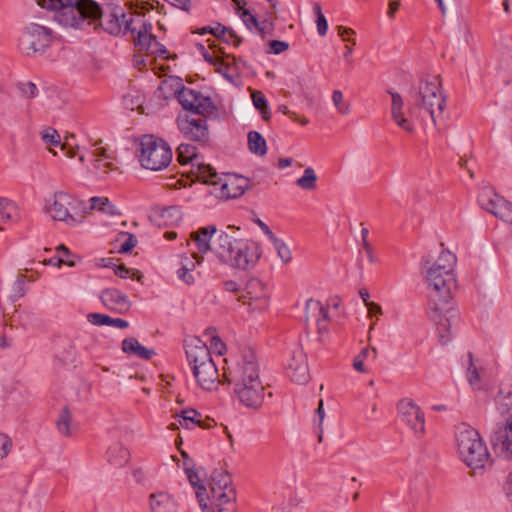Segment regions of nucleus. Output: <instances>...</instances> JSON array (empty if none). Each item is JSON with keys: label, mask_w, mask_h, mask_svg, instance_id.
<instances>
[{"label": "nucleus", "mask_w": 512, "mask_h": 512, "mask_svg": "<svg viewBox=\"0 0 512 512\" xmlns=\"http://www.w3.org/2000/svg\"><path fill=\"white\" fill-rule=\"evenodd\" d=\"M455 263L453 254L442 252L427 272V282L432 292L431 308L436 313L442 343L449 341V337L444 332L449 330L450 322L457 318V311L451 305L452 293L457 286Z\"/></svg>", "instance_id": "obj_1"}, {"label": "nucleus", "mask_w": 512, "mask_h": 512, "mask_svg": "<svg viewBox=\"0 0 512 512\" xmlns=\"http://www.w3.org/2000/svg\"><path fill=\"white\" fill-rule=\"evenodd\" d=\"M188 464V461L184 462L185 470L190 483L197 487L196 495L201 507L212 512H235V491L230 476L221 471L215 472L211 476L208 493L205 487L199 485L200 477Z\"/></svg>", "instance_id": "obj_2"}, {"label": "nucleus", "mask_w": 512, "mask_h": 512, "mask_svg": "<svg viewBox=\"0 0 512 512\" xmlns=\"http://www.w3.org/2000/svg\"><path fill=\"white\" fill-rule=\"evenodd\" d=\"M186 355L197 385L206 391L217 390L224 375L206 344L197 338L190 340L186 346Z\"/></svg>", "instance_id": "obj_3"}, {"label": "nucleus", "mask_w": 512, "mask_h": 512, "mask_svg": "<svg viewBox=\"0 0 512 512\" xmlns=\"http://www.w3.org/2000/svg\"><path fill=\"white\" fill-rule=\"evenodd\" d=\"M44 211L52 220L67 225L82 223L87 215L85 203L65 190L51 192L45 199Z\"/></svg>", "instance_id": "obj_4"}, {"label": "nucleus", "mask_w": 512, "mask_h": 512, "mask_svg": "<svg viewBox=\"0 0 512 512\" xmlns=\"http://www.w3.org/2000/svg\"><path fill=\"white\" fill-rule=\"evenodd\" d=\"M137 157L142 168L156 172L170 165L173 153L169 144L162 138L144 135L137 144Z\"/></svg>", "instance_id": "obj_5"}, {"label": "nucleus", "mask_w": 512, "mask_h": 512, "mask_svg": "<svg viewBox=\"0 0 512 512\" xmlns=\"http://www.w3.org/2000/svg\"><path fill=\"white\" fill-rule=\"evenodd\" d=\"M458 450L463 461L473 470H481L490 465V454L479 433L465 427L458 434Z\"/></svg>", "instance_id": "obj_6"}, {"label": "nucleus", "mask_w": 512, "mask_h": 512, "mask_svg": "<svg viewBox=\"0 0 512 512\" xmlns=\"http://www.w3.org/2000/svg\"><path fill=\"white\" fill-rule=\"evenodd\" d=\"M415 105L428 111L434 122L443 114L445 97L437 78L424 79L419 83L415 92Z\"/></svg>", "instance_id": "obj_7"}, {"label": "nucleus", "mask_w": 512, "mask_h": 512, "mask_svg": "<svg viewBox=\"0 0 512 512\" xmlns=\"http://www.w3.org/2000/svg\"><path fill=\"white\" fill-rule=\"evenodd\" d=\"M243 234L240 228L228 226L220 230L215 238L213 251L217 258L224 264L234 268L238 257V243H241Z\"/></svg>", "instance_id": "obj_8"}, {"label": "nucleus", "mask_w": 512, "mask_h": 512, "mask_svg": "<svg viewBox=\"0 0 512 512\" xmlns=\"http://www.w3.org/2000/svg\"><path fill=\"white\" fill-rule=\"evenodd\" d=\"M207 117L194 112H185L178 116L177 127L185 138L205 144L209 140Z\"/></svg>", "instance_id": "obj_9"}, {"label": "nucleus", "mask_w": 512, "mask_h": 512, "mask_svg": "<svg viewBox=\"0 0 512 512\" xmlns=\"http://www.w3.org/2000/svg\"><path fill=\"white\" fill-rule=\"evenodd\" d=\"M178 100L187 112H194L203 116L216 113V107L210 97L200 91L183 88L178 93Z\"/></svg>", "instance_id": "obj_10"}, {"label": "nucleus", "mask_w": 512, "mask_h": 512, "mask_svg": "<svg viewBox=\"0 0 512 512\" xmlns=\"http://www.w3.org/2000/svg\"><path fill=\"white\" fill-rule=\"evenodd\" d=\"M306 322L312 332L324 341L329 334L328 311L319 300L309 299L305 306Z\"/></svg>", "instance_id": "obj_11"}, {"label": "nucleus", "mask_w": 512, "mask_h": 512, "mask_svg": "<svg viewBox=\"0 0 512 512\" xmlns=\"http://www.w3.org/2000/svg\"><path fill=\"white\" fill-rule=\"evenodd\" d=\"M223 375L227 382L234 385V388L261 381L258 365L252 360H242L228 370L223 369Z\"/></svg>", "instance_id": "obj_12"}, {"label": "nucleus", "mask_w": 512, "mask_h": 512, "mask_svg": "<svg viewBox=\"0 0 512 512\" xmlns=\"http://www.w3.org/2000/svg\"><path fill=\"white\" fill-rule=\"evenodd\" d=\"M249 187V180L237 174H223L214 182L213 193L222 199H231L241 196Z\"/></svg>", "instance_id": "obj_13"}, {"label": "nucleus", "mask_w": 512, "mask_h": 512, "mask_svg": "<svg viewBox=\"0 0 512 512\" xmlns=\"http://www.w3.org/2000/svg\"><path fill=\"white\" fill-rule=\"evenodd\" d=\"M135 23L129 28L133 34L136 45L140 50H144L149 54L162 55L166 50L157 42L151 33V26H147L140 15L134 16Z\"/></svg>", "instance_id": "obj_14"}, {"label": "nucleus", "mask_w": 512, "mask_h": 512, "mask_svg": "<svg viewBox=\"0 0 512 512\" xmlns=\"http://www.w3.org/2000/svg\"><path fill=\"white\" fill-rule=\"evenodd\" d=\"M241 300L253 310L263 311L269 305V292L266 285L259 279H250L245 284Z\"/></svg>", "instance_id": "obj_15"}, {"label": "nucleus", "mask_w": 512, "mask_h": 512, "mask_svg": "<svg viewBox=\"0 0 512 512\" xmlns=\"http://www.w3.org/2000/svg\"><path fill=\"white\" fill-rule=\"evenodd\" d=\"M101 15H90L89 10L77 6L59 5L55 13V20L65 28H78L87 20H97Z\"/></svg>", "instance_id": "obj_16"}, {"label": "nucleus", "mask_w": 512, "mask_h": 512, "mask_svg": "<svg viewBox=\"0 0 512 512\" xmlns=\"http://www.w3.org/2000/svg\"><path fill=\"white\" fill-rule=\"evenodd\" d=\"M397 412L416 433L424 432V414L412 399L400 400L397 404Z\"/></svg>", "instance_id": "obj_17"}, {"label": "nucleus", "mask_w": 512, "mask_h": 512, "mask_svg": "<svg viewBox=\"0 0 512 512\" xmlns=\"http://www.w3.org/2000/svg\"><path fill=\"white\" fill-rule=\"evenodd\" d=\"M261 255L262 249L259 244L243 236L241 243H238V257L234 268L245 270L253 267L259 261Z\"/></svg>", "instance_id": "obj_18"}, {"label": "nucleus", "mask_w": 512, "mask_h": 512, "mask_svg": "<svg viewBox=\"0 0 512 512\" xmlns=\"http://www.w3.org/2000/svg\"><path fill=\"white\" fill-rule=\"evenodd\" d=\"M503 420L494 431L492 443L501 452L512 455V413L509 410L503 415Z\"/></svg>", "instance_id": "obj_19"}, {"label": "nucleus", "mask_w": 512, "mask_h": 512, "mask_svg": "<svg viewBox=\"0 0 512 512\" xmlns=\"http://www.w3.org/2000/svg\"><path fill=\"white\" fill-rule=\"evenodd\" d=\"M238 399L247 407H258L264 398V387L261 381L234 388Z\"/></svg>", "instance_id": "obj_20"}, {"label": "nucleus", "mask_w": 512, "mask_h": 512, "mask_svg": "<svg viewBox=\"0 0 512 512\" xmlns=\"http://www.w3.org/2000/svg\"><path fill=\"white\" fill-rule=\"evenodd\" d=\"M217 31H218V29H208L205 27V28H202L199 31V33L205 34L208 32V33L212 34L213 36H216ZM196 48L198 49L200 54L203 56V58L205 59L206 62H208L212 66L218 65L220 53L222 51L220 48H218L217 40L215 37H213V39L208 38L204 42H197Z\"/></svg>", "instance_id": "obj_21"}, {"label": "nucleus", "mask_w": 512, "mask_h": 512, "mask_svg": "<svg viewBox=\"0 0 512 512\" xmlns=\"http://www.w3.org/2000/svg\"><path fill=\"white\" fill-rule=\"evenodd\" d=\"M92 155L94 157L93 167L95 170L108 173L117 169L116 156L108 148L102 146L101 143L95 144Z\"/></svg>", "instance_id": "obj_22"}, {"label": "nucleus", "mask_w": 512, "mask_h": 512, "mask_svg": "<svg viewBox=\"0 0 512 512\" xmlns=\"http://www.w3.org/2000/svg\"><path fill=\"white\" fill-rule=\"evenodd\" d=\"M134 23L135 20L132 15L127 18L123 13H111L105 16L101 24L110 34L121 35L129 31L130 26Z\"/></svg>", "instance_id": "obj_23"}, {"label": "nucleus", "mask_w": 512, "mask_h": 512, "mask_svg": "<svg viewBox=\"0 0 512 512\" xmlns=\"http://www.w3.org/2000/svg\"><path fill=\"white\" fill-rule=\"evenodd\" d=\"M391 95V114L394 122L405 132L412 134L415 131L413 123L406 117L404 112V101L397 92H390Z\"/></svg>", "instance_id": "obj_24"}, {"label": "nucleus", "mask_w": 512, "mask_h": 512, "mask_svg": "<svg viewBox=\"0 0 512 512\" xmlns=\"http://www.w3.org/2000/svg\"><path fill=\"white\" fill-rule=\"evenodd\" d=\"M236 5L237 13L244 23L249 27L259 28L258 18L262 19L263 23L269 21L268 13L260 10L253 9L252 11L246 7L245 0H233Z\"/></svg>", "instance_id": "obj_25"}, {"label": "nucleus", "mask_w": 512, "mask_h": 512, "mask_svg": "<svg viewBox=\"0 0 512 512\" xmlns=\"http://www.w3.org/2000/svg\"><path fill=\"white\" fill-rule=\"evenodd\" d=\"M487 209L500 220L512 223V207L500 195L493 194L486 204Z\"/></svg>", "instance_id": "obj_26"}, {"label": "nucleus", "mask_w": 512, "mask_h": 512, "mask_svg": "<svg viewBox=\"0 0 512 512\" xmlns=\"http://www.w3.org/2000/svg\"><path fill=\"white\" fill-rule=\"evenodd\" d=\"M219 231L215 225H208L200 227L196 231L191 233V239L195 242L196 248L200 252H207L213 249L210 245L213 236H217Z\"/></svg>", "instance_id": "obj_27"}, {"label": "nucleus", "mask_w": 512, "mask_h": 512, "mask_svg": "<svg viewBox=\"0 0 512 512\" xmlns=\"http://www.w3.org/2000/svg\"><path fill=\"white\" fill-rule=\"evenodd\" d=\"M102 301L108 308L119 312L126 311L130 305L127 297L116 289L105 290Z\"/></svg>", "instance_id": "obj_28"}, {"label": "nucleus", "mask_w": 512, "mask_h": 512, "mask_svg": "<svg viewBox=\"0 0 512 512\" xmlns=\"http://www.w3.org/2000/svg\"><path fill=\"white\" fill-rule=\"evenodd\" d=\"M261 227L270 242L273 244L281 263H290L292 260V252L289 246L282 239L277 238L267 225L261 223Z\"/></svg>", "instance_id": "obj_29"}, {"label": "nucleus", "mask_w": 512, "mask_h": 512, "mask_svg": "<svg viewBox=\"0 0 512 512\" xmlns=\"http://www.w3.org/2000/svg\"><path fill=\"white\" fill-rule=\"evenodd\" d=\"M190 173L205 184L211 185L214 188V182H217L218 175L214 169L209 165L203 163L201 160L197 161L191 168Z\"/></svg>", "instance_id": "obj_30"}, {"label": "nucleus", "mask_w": 512, "mask_h": 512, "mask_svg": "<svg viewBox=\"0 0 512 512\" xmlns=\"http://www.w3.org/2000/svg\"><path fill=\"white\" fill-rule=\"evenodd\" d=\"M199 264L200 259L195 254L183 257L180 262V269L178 270L179 277L186 283H191L194 280L193 271Z\"/></svg>", "instance_id": "obj_31"}, {"label": "nucleus", "mask_w": 512, "mask_h": 512, "mask_svg": "<svg viewBox=\"0 0 512 512\" xmlns=\"http://www.w3.org/2000/svg\"><path fill=\"white\" fill-rule=\"evenodd\" d=\"M122 350L126 354L137 356L141 359H150L153 355V351L144 347L135 338H128L122 342Z\"/></svg>", "instance_id": "obj_32"}, {"label": "nucleus", "mask_w": 512, "mask_h": 512, "mask_svg": "<svg viewBox=\"0 0 512 512\" xmlns=\"http://www.w3.org/2000/svg\"><path fill=\"white\" fill-rule=\"evenodd\" d=\"M174 506L172 497L165 492L151 495V508L153 512H170Z\"/></svg>", "instance_id": "obj_33"}, {"label": "nucleus", "mask_w": 512, "mask_h": 512, "mask_svg": "<svg viewBox=\"0 0 512 512\" xmlns=\"http://www.w3.org/2000/svg\"><path fill=\"white\" fill-rule=\"evenodd\" d=\"M178 425L184 429H192L202 425V416L196 410H185L178 415Z\"/></svg>", "instance_id": "obj_34"}, {"label": "nucleus", "mask_w": 512, "mask_h": 512, "mask_svg": "<svg viewBox=\"0 0 512 512\" xmlns=\"http://www.w3.org/2000/svg\"><path fill=\"white\" fill-rule=\"evenodd\" d=\"M205 344H209L210 349L218 354L219 356H223L227 351V346L223 342V340L219 337L213 329H208L204 332ZM204 343V341H202Z\"/></svg>", "instance_id": "obj_35"}, {"label": "nucleus", "mask_w": 512, "mask_h": 512, "mask_svg": "<svg viewBox=\"0 0 512 512\" xmlns=\"http://www.w3.org/2000/svg\"><path fill=\"white\" fill-rule=\"evenodd\" d=\"M178 160L181 164L191 167L200 160L196 147L190 144H181L178 147Z\"/></svg>", "instance_id": "obj_36"}, {"label": "nucleus", "mask_w": 512, "mask_h": 512, "mask_svg": "<svg viewBox=\"0 0 512 512\" xmlns=\"http://www.w3.org/2000/svg\"><path fill=\"white\" fill-rule=\"evenodd\" d=\"M88 321L94 325L102 326H114L117 328H126L128 326V322L122 319H112L109 316L99 314V313H91L87 316Z\"/></svg>", "instance_id": "obj_37"}, {"label": "nucleus", "mask_w": 512, "mask_h": 512, "mask_svg": "<svg viewBox=\"0 0 512 512\" xmlns=\"http://www.w3.org/2000/svg\"><path fill=\"white\" fill-rule=\"evenodd\" d=\"M135 237L128 232H121L118 234L113 242L114 249L118 253H128L136 245Z\"/></svg>", "instance_id": "obj_38"}, {"label": "nucleus", "mask_w": 512, "mask_h": 512, "mask_svg": "<svg viewBox=\"0 0 512 512\" xmlns=\"http://www.w3.org/2000/svg\"><path fill=\"white\" fill-rule=\"evenodd\" d=\"M90 206L87 210V214L90 211H99L104 213H114L115 206L112 204L110 199L106 196H94L90 198Z\"/></svg>", "instance_id": "obj_39"}, {"label": "nucleus", "mask_w": 512, "mask_h": 512, "mask_svg": "<svg viewBox=\"0 0 512 512\" xmlns=\"http://www.w3.org/2000/svg\"><path fill=\"white\" fill-rule=\"evenodd\" d=\"M59 5L77 6L80 9H87L90 15H101V8L93 0H57Z\"/></svg>", "instance_id": "obj_40"}, {"label": "nucleus", "mask_w": 512, "mask_h": 512, "mask_svg": "<svg viewBox=\"0 0 512 512\" xmlns=\"http://www.w3.org/2000/svg\"><path fill=\"white\" fill-rule=\"evenodd\" d=\"M377 356V351L375 348L369 349L364 348L354 359L353 367L361 373H367L368 369L365 365L366 360H374Z\"/></svg>", "instance_id": "obj_41"}, {"label": "nucleus", "mask_w": 512, "mask_h": 512, "mask_svg": "<svg viewBox=\"0 0 512 512\" xmlns=\"http://www.w3.org/2000/svg\"><path fill=\"white\" fill-rule=\"evenodd\" d=\"M248 145L252 153L257 155H264L267 151L265 139L256 131L248 134Z\"/></svg>", "instance_id": "obj_42"}, {"label": "nucleus", "mask_w": 512, "mask_h": 512, "mask_svg": "<svg viewBox=\"0 0 512 512\" xmlns=\"http://www.w3.org/2000/svg\"><path fill=\"white\" fill-rule=\"evenodd\" d=\"M252 101L254 107L259 110L263 120L269 121L271 118V113L268 107V102L264 96V94L260 91L252 92Z\"/></svg>", "instance_id": "obj_43"}, {"label": "nucleus", "mask_w": 512, "mask_h": 512, "mask_svg": "<svg viewBox=\"0 0 512 512\" xmlns=\"http://www.w3.org/2000/svg\"><path fill=\"white\" fill-rule=\"evenodd\" d=\"M216 71L226 77H230L235 70L234 58L229 55L224 56L220 53L218 65H213Z\"/></svg>", "instance_id": "obj_44"}, {"label": "nucleus", "mask_w": 512, "mask_h": 512, "mask_svg": "<svg viewBox=\"0 0 512 512\" xmlns=\"http://www.w3.org/2000/svg\"><path fill=\"white\" fill-rule=\"evenodd\" d=\"M42 140L48 146H60L61 149H66V143H61L60 134L51 127L44 129L41 133Z\"/></svg>", "instance_id": "obj_45"}, {"label": "nucleus", "mask_w": 512, "mask_h": 512, "mask_svg": "<svg viewBox=\"0 0 512 512\" xmlns=\"http://www.w3.org/2000/svg\"><path fill=\"white\" fill-rule=\"evenodd\" d=\"M317 175L312 168H306L302 177L297 180V185L304 190H313L316 187Z\"/></svg>", "instance_id": "obj_46"}, {"label": "nucleus", "mask_w": 512, "mask_h": 512, "mask_svg": "<svg viewBox=\"0 0 512 512\" xmlns=\"http://www.w3.org/2000/svg\"><path fill=\"white\" fill-rule=\"evenodd\" d=\"M180 213L175 209H165L159 215V225L173 226L180 222Z\"/></svg>", "instance_id": "obj_47"}, {"label": "nucleus", "mask_w": 512, "mask_h": 512, "mask_svg": "<svg viewBox=\"0 0 512 512\" xmlns=\"http://www.w3.org/2000/svg\"><path fill=\"white\" fill-rule=\"evenodd\" d=\"M290 368L293 370V373L291 376L293 381H295L297 383H304L308 380V378H309L308 367L303 358H301L298 365H296L295 367L290 365Z\"/></svg>", "instance_id": "obj_48"}, {"label": "nucleus", "mask_w": 512, "mask_h": 512, "mask_svg": "<svg viewBox=\"0 0 512 512\" xmlns=\"http://www.w3.org/2000/svg\"><path fill=\"white\" fill-rule=\"evenodd\" d=\"M113 271L116 276L122 279L131 278L136 279L138 282L142 280L140 271L129 269L124 264L114 265Z\"/></svg>", "instance_id": "obj_49"}, {"label": "nucleus", "mask_w": 512, "mask_h": 512, "mask_svg": "<svg viewBox=\"0 0 512 512\" xmlns=\"http://www.w3.org/2000/svg\"><path fill=\"white\" fill-rule=\"evenodd\" d=\"M332 101L341 115H347L350 112V103L344 99L342 91L335 90L332 94Z\"/></svg>", "instance_id": "obj_50"}, {"label": "nucleus", "mask_w": 512, "mask_h": 512, "mask_svg": "<svg viewBox=\"0 0 512 512\" xmlns=\"http://www.w3.org/2000/svg\"><path fill=\"white\" fill-rule=\"evenodd\" d=\"M71 420L72 416L70 412L67 409H63L59 420L57 421V429L61 434L65 436H69L71 434Z\"/></svg>", "instance_id": "obj_51"}, {"label": "nucleus", "mask_w": 512, "mask_h": 512, "mask_svg": "<svg viewBox=\"0 0 512 512\" xmlns=\"http://www.w3.org/2000/svg\"><path fill=\"white\" fill-rule=\"evenodd\" d=\"M16 206L7 199L0 198V215L2 219L10 220L14 216Z\"/></svg>", "instance_id": "obj_52"}, {"label": "nucleus", "mask_w": 512, "mask_h": 512, "mask_svg": "<svg viewBox=\"0 0 512 512\" xmlns=\"http://www.w3.org/2000/svg\"><path fill=\"white\" fill-rule=\"evenodd\" d=\"M314 10H315V14L317 16L316 23H317L318 33L321 36H324L326 34V32H327V29H328L327 20H326L324 14L322 13L320 5H315Z\"/></svg>", "instance_id": "obj_53"}, {"label": "nucleus", "mask_w": 512, "mask_h": 512, "mask_svg": "<svg viewBox=\"0 0 512 512\" xmlns=\"http://www.w3.org/2000/svg\"><path fill=\"white\" fill-rule=\"evenodd\" d=\"M288 43L284 41L273 40L269 42V53L280 54L288 49Z\"/></svg>", "instance_id": "obj_54"}, {"label": "nucleus", "mask_w": 512, "mask_h": 512, "mask_svg": "<svg viewBox=\"0 0 512 512\" xmlns=\"http://www.w3.org/2000/svg\"><path fill=\"white\" fill-rule=\"evenodd\" d=\"M338 34L343 39V41L349 42L352 45H356V40L351 37V35L355 34V31L353 29L344 26H339Z\"/></svg>", "instance_id": "obj_55"}, {"label": "nucleus", "mask_w": 512, "mask_h": 512, "mask_svg": "<svg viewBox=\"0 0 512 512\" xmlns=\"http://www.w3.org/2000/svg\"><path fill=\"white\" fill-rule=\"evenodd\" d=\"M57 250L61 251V252H63L65 254L64 256H61V257L58 258V260H57V265L58 266H61L62 264H65V265H68V266H74L75 265V261L70 259V254L68 252V249L64 245H60L57 248Z\"/></svg>", "instance_id": "obj_56"}, {"label": "nucleus", "mask_w": 512, "mask_h": 512, "mask_svg": "<svg viewBox=\"0 0 512 512\" xmlns=\"http://www.w3.org/2000/svg\"><path fill=\"white\" fill-rule=\"evenodd\" d=\"M11 440L6 436L0 434V457L3 458L8 455L10 449H11Z\"/></svg>", "instance_id": "obj_57"}, {"label": "nucleus", "mask_w": 512, "mask_h": 512, "mask_svg": "<svg viewBox=\"0 0 512 512\" xmlns=\"http://www.w3.org/2000/svg\"><path fill=\"white\" fill-rule=\"evenodd\" d=\"M31 36L32 37L43 36L45 43H48L50 41V35H49L48 31L43 27L34 28L31 32Z\"/></svg>", "instance_id": "obj_58"}, {"label": "nucleus", "mask_w": 512, "mask_h": 512, "mask_svg": "<svg viewBox=\"0 0 512 512\" xmlns=\"http://www.w3.org/2000/svg\"><path fill=\"white\" fill-rule=\"evenodd\" d=\"M367 308H368V314H369L370 317L378 318V316L382 314L381 307L378 304L374 303V302L373 303H369Z\"/></svg>", "instance_id": "obj_59"}, {"label": "nucleus", "mask_w": 512, "mask_h": 512, "mask_svg": "<svg viewBox=\"0 0 512 512\" xmlns=\"http://www.w3.org/2000/svg\"><path fill=\"white\" fill-rule=\"evenodd\" d=\"M22 92L28 97H34L37 93V88L33 83H26L22 86Z\"/></svg>", "instance_id": "obj_60"}, {"label": "nucleus", "mask_w": 512, "mask_h": 512, "mask_svg": "<svg viewBox=\"0 0 512 512\" xmlns=\"http://www.w3.org/2000/svg\"><path fill=\"white\" fill-rule=\"evenodd\" d=\"M400 0H390L388 5V16L390 18L394 17L395 13L399 9Z\"/></svg>", "instance_id": "obj_61"}, {"label": "nucleus", "mask_w": 512, "mask_h": 512, "mask_svg": "<svg viewBox=\"0 0 512 512\" xmlns=\"http://www.w3.org/2000/svg\"><path fill=\"white\" fill-rule=\"evenodd\" d=\"M351 55H352V47L347 45L345 46V49H344V53H343V57L344 59L347 61V62H350L351 60Z\"/></svg>", "instance_id": "obj_62"}, {"label": "nucleus", "mask_w": 512, "mask_h": 512, "mask_svg": "<svg viewBox=\"0 0 512 512\" xmlns=\"http://www.w3.org/2000/svg\"><path fill=\"white\" fill-rule=\"evenodd\" d=\"M360 296L363 299L365 305L368 307V304L371 303L369 301V293H368V291L367 290H361L360 291Z\"/></svg>", "instance_id": "obj_63"}, {"label": "nucleus", "mask_w": 512, "mask_h": 512, "mask_svg": "<svg viewBox=\"0 0 512 512\" xmlns=\"http://www.w3.org/2000/svg\"><path fill=\"white\" fill-rule=\"evenodd\" d=\"M506 490L509 494L512 495V474L509 476V478L506 482Z\"/></svg>", "instance_id": "obj_64"}]
</instances>
